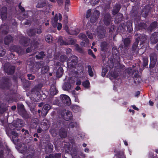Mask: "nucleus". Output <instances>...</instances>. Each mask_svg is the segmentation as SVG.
<instances>
[{"mask_svg": "<svg viewBox=\"0 0 158 158\" xmlns=\"http://www.w3.org/2000/svg\"><path fill=\"white\" fill-rule=\"evenodd\" d=\"M61 155L60 154H57L55 155V158H60Z\"/></svg>", "mask_w": 158, "mask_h": 158, "instance_id": "43", "label": "nucleus"}, {"mask_svg": "<svg viewBox=\"0 0 158 158\" xmlns=\"http://www.w3.org/2000/svg\"><path fill=\"white\" fill-rule=\"evenodd\" d=\"M149 103L150 105L151 106H152L153 104V102L151 101H149Z\"/></svg>", "mask_w": 158, "mask_h": 158, "instance_id": "57", "label": "nucleus"}, {"mask_svg": "<svg viewBox=\"0 0 158 158\" xmlns=\"http://www.w3.org/2000/svg\"><path fill=\"white\" fill-rule=\"evenodd\" d=\"M77 57L73 56L67 61V64L69 67L71 68L74 67L77 62Z\"/></svg>", "mask_w": 158, "mask_h": 158, "instance_id": "4", "label": "nucleus"}, {"mask_svg": "<svg viewBox=\"0 0 158 158\" xmlns=\"http://www.w3.org/2000/svg\"><path fill=\"white\" fill-rule=\"evenodd\" d=\"M59 4H61L63 3V0H56Z\"/></svg>", "mask_w": 158, "mask_h": 158, "instance_id": "45", "label": "nucleus"}, {"mask_svg": "<svg viewBox=\"0 0 158 158\" xmlns=\"http://www.w3.org/2000/svg\"><path fill=\"white\" fill-rule=\"evenodd\" d=\"M151 41L152 43H156L158 40V33L155 32L151 36Z\"/></svg>", "mask_w": 158, "mask_h": 158, "instance_id": "8", "label": "nucleus"}, {"mask_svg": "<svg viewBox=\"0 0 158 158\" xmlns=\"http://www.w3.org/2000/svg\"><path fill=\"white\" fill-rule=\"evenodd\" d=\"M91 12V9L88 10L87 11V12H86V17L87 18H88L89 17V16L90 15Z\"/></svg>", "mask_w": 158, "mask_h": 158, "instance_id": "39", "label": "nucleus"}, {"mask_svg": "<svg viewBox=\"0 0 158 158\" xmlns=\"http://www.w3.org/2000/svg\"><path fill=\"white\" fill-rule=\"evenodd\" d=\"M5 51L4 50H3L2 51V53L1 54L0 53V56H2L3 55H5Z\"/></svg>", "mask_w": 158, "mask_h": 158, "instance_id": "56", "label": "nucleus"}, {"mask_svg": "<svg viewBox=\"0 0 158 158\" xmlns=\"http://www.w3.org/2000/svg\"><path fill=\"white\" fill-rule=\"evenodd\" d=\"M52 37L51 35H47L45 38V40L47 42L51 43L52 41Z\"/></svg>", "mask_w": 158, "mask_h": 158, "instance_id": "22", "label": "nucleus"}, {"mask_svg": "<svg viewBox=\"0 0 158 158\" xmlns=\"http://www.w3.org/2000/svg\"><path fill=\"white\" fill-rule=\"evenodd\" d=\"M70 3L69 0H66L65 2V6H66L69 5Z\"/></svg>", "mask_w": 158, "mask_h": 158, "instance_id": "48", "label": "nucleus"}, {"mask_svg": "<svg viewBox=\"0 0 158 158\" xmlns=\"http://www.w3.org/2000/svg\"><path fill=\"white\" fill-rule=\"evenodd\" d=\"M130 40L129 39H125L124 40V44L126 46H127L128 44L130 43Z\"/></svg>", "mask_w": 158, "mask_h": 158, "instance_id": "33", "label": "nucleus"}, {"mask_svg": "<svg viewBox=\"0 0 158 158\" xmlns=\"http://www.w3.org/2000/svg\"><path fill=\"white\" fill-rule=\"evenodd\" d=\"M48 70V67L47 66H44L41 69V73H47Z\"/></svg>", "mask_w": 158, "mask_h": 158, "instance_id": "26", "label": "nucleus"}, {"mask_svg": "<svg viewBox=\"0 0 158 158\" xmlns=\"http://www.w3.org/2000/svg\"><path fill=\"white\" fill-rule=\"evenodd\" d=\"M87 35L89 38L92 39L93 38V35L92 34L90 33H89L88 32L87 33Z\"/></svg>", "mask_w": 158, "mask_h": 158, "instance_id": "42", "label": "nucleus"}, {"mask_svg": "<svg viewBox=\"0 0 158 158\" xmlns=\"http://www.w3.org/2000/svg\"><path fill=\"white\" fill-rule=\"evenodd\" d=\"M58 19V16L56 14L55 17L52 20V23L53 26L54 27H56V23Z\"/></svg>", "mask_w": 158, "mask_h": 158, "instance_id": "13", "label": "nucleus"}, {"mask_svg": "<svg viewBox=\"0 0 158 158\" xmlns=\"http://www.w3.org/2000/svg\"><path fill=\"white\" fill-rule=\"evenodd\" d=\"M63 71L62 68L60 67L58 69L56 72V75L57 77H61L63 74Z\"/></svg>", "mask_w": 158, "mask_h": 158, "instance_id": "18", "label": "nucleus"}, {"mask_svg": "<svg viewBox=\"0 0 158 158\" xmlns=\"http://www.w3.org/2000/svg\"><path fill=\"white\" fill-rule=\"evenodd\" d=\"M79 37L83 40H85L86 43H89V41L87 39V37L85 34L81 33L79 35Z\"/></svg>", "mask_w": 158, "mask_h": 158, "instance_id": "20", "label": "nucleus"}, {"mask_svg": "<svg viewBox=\"0 0 158 158\" xmlns=\"http://www.w3.org/2000/svg\"><path fill=\"white\" fill-rule=\"evenodd\" d=\"M19 9L22 11H23L24 10V8L21 6L20 4L19 5Z\"/></svg>", "mask_w": 158, "mask_h": 158, "instance_id": "46", "label": "nucleus"}, {"mask_svg": "<svg viewBox=\"0 0 158 158\" xmlns=\"http://www.w3.org/2000/svg\"><path fill=\"white\" fill-rule=\"evenodd\" d=\"M157 26V22H153L151 25V27L152 28L151 29H150L149 28V30H150L151 31L152 29H153V28Z\"/></svg>", "mask_w": 158, "mask_h": 158, "instance_id": "31", "label": "nucleus"}, {"mask_svg": "<svg viewBox=\"0 0 158 158\" xmlns=\"http://www.w3.org/2000/svg\"><path fill=\"white\" fill-rule=\"evenodd\" d=\"M58 42L60 45H68L70 44V43H68L66 42H64L62 38H60L58 41Z\"/></svg>", "mask_w": 158, "mask_h": 158, "instance_id": "23", "label": "nucleus"}, {"mask_svg": "<svg viewBox=\"0 0 158 158\" xmlns=\"http://www.w3.org/2000/svg\"><path fill=\"white\" fill-rule=\"evenodd\" d=\"M120 8V6L119 4L117 5L116 9H114L113 11V13L114 15L118 12Z\"/></svg>", "mask_w": 158, "mask_h": 158, "instance_id": "24", "label": "nucleus"}, {"mask_svg": "<svg viewBox=\"0 0 158 158\" xmlns=\"http://www.w3.org/2000/svg\"><path fill=\"white\" fill-rule=\"evenodd\" d=\"M88 53L89 54V55H91V56H92L94 58H95V56L94 55V54L93 53V52H92V51L91 50V49H89L88 51Z\"/></svg>", "mask_w": 158, "mask_h": 158, "instance_id": "37", "label": "nucleus"}, {"mask_svg": "<svg viewBox=\"0 0 158 158\" xmlns=\"http://www.w3.org/2000/svg\"><path fill=\"white\" fill-rule=\"evenodd\" d=\"M46 5V3L44 1L42 0L39 2L37 5V7L38 8L42 7Z\"/></svg>", "mask_w": 158, "mask_h": 158, "instance_id": "17", "label": "nucleus"}, {"mask_svg": "<svg viewBox=\"0 0 158 158\" xmlns=\"http://www.w3.org/2000/svg\"><path fill=\"white\" fill-rule=\"evenodd\" d=\"M101 50L102 51H105L107 48V45L106 42H103L101 44Z\"/></svg>", "mask_w": 158, "mask_h": 158, "instance_id": "21", "label": "nucleus"}, {"mask_svg": "<svg viewBox=\"0 0 158 158\" xmlns=\"http://www.w3.org/2000/svg\"><path fill=\"white\" fill-rule=\"evenodd\" d=\"M88 68L89 75L91 77L93 76L94 75V73L92 71L91 67L90 66H88Z\"/></svg>", "mask_w": 158, "mask_h": 158, "instance_id": "28", "label": "nucleus"}, {"mask_svg": "<svg viewBox=\"0 0 158 158\" xmlns=\"http://www.w3.org/2000/svg\"><path fill=\"white\" fill-rule=\"evenodd\" d=\"M11 109L12 110H14L16 109V106H13L11 107Z\"/></svg>", "mask_w": 158, "mask_h": 158, "instance_id": "55", "label": "nucleus"}, {"mask_svg": "<svg viewBox=\"0 0 158 158\" xmlns=\"http://www.w3.org/2000/svg\"><path fill=\"white\" fill-rule=\"evenodd\" d=\"M62 24L61 23H59L57 24V29L58 30H60L62 27Z\"/></svg>", "mask_w": 158, "mask_h": 158, "instance_id": "41", "label": "nucleus"}, {"mask_svg": "<svg viewBox=\"0 0 158 158\" xmlns=\"http://www.w3.org/2000/svg\"><path fill=\"white\" fill-rule=\"evenodd\" d=\"M132 107L134 109H135V110H139V109L138 108H137V107H136V106L135 105L132 106Z\"/></svg>", "mask_w": 158, "mask_h": 158, "instance_id": "51", "label": "nucleus"}, {"mask_svg": "<svg viewBox=\"0 0 158 158\" xmlns=\"http://www.w3.org/2000/svg\"><path fill=\"white\" fill-rule=\"evenodd\" d=\"M24 106L21 104H19L18 105V108L19 109V111L20 110H24Z\"/></svg>", "mask_w": 158, "mask_h": 158, "instance_id": "34", "label": "nucleus"}, {"mask_svg": "<svg viewBox=\"0 0 158 158\" xmlns=\"http://www.w3.org/2000/svg\"><path fill=\"white\" fill-rule=\"evenodd\" d=\"M119 158H126L125 156L123 154H122V155L120 156V157H119Z\"/></svg>", "mask_w": 158, "mask_h": 158, "instance_id": "60", "label": "nucleus"}, {"mask_svg": "<svg viewBox=\"0 0 158 158\" xmlns=\"http://www.w3.org/2000/svg\"><path fill=\"white\" fill-rule=\"evenodd\" d=\"M73 109L75 112L79 111L81 110L80 107L76 105H74L73 106Z\"/></svg>", "mask_w": 158, "mask_h": 158, "instance_id": "30", "label": "nucleus"}, {"mask_svg": "<svg viewBox=\"0 0 158 158\" xmlns=\"http://www.w3.org/2000/svg\"><path fill=\"white\" fill-rule=\"evenodd\" d=\"M140 92L139 91H137L135 94V97H138L139 95L140 94Z\"/></svg>", "mask_w": 158, "mask_h": 158, "instance_id": "49", "label": "nucleus"}, {"mask_svg": "<svg viewBox=\"0 0 158 158\" xmlns=\"http://www.w3.org/2000/svg\"><path fill=\"white\" fill-rule=\"evenodd\" d=\"M45 158H53V157L52 155H50L46 156Z\"/></svg>", "mask_w": 158, "mask_h": 158, "instance_id": "52", "label": "nucleus"}, {"mask_svg": "<svg viewBox=\"0 0 158 158\" xmlns=\"http://www.w3.org/2000/svg\"><path fill=\"white\" fill-rule=\"evenodd\" d=\"M23 125V121L21 119H18L13 123L10 124L9 125V129L6 131L7 134L9 135H11L12 137L13 140H17L18 134L13 130L16 129L17 130H20Z\"/></svg>", "mask_w": 158, "mask_h": 158, "instance_id": "1", "label": "nucleus"}, {"mask_svg": "<svg viewBox=\"0 0 158 158\" xmlns=\"http://www.w3.org/2000/svg\"><path fill=\"white\" fill-rule=\"evenodd\" d=\"M67 20H68V18H67V17H66V19H65V24H64V29L65 30H66V32H67L69 33V34H71V35H76V34H77V33H76L75 32H70V31H69V30H68V27L67 26L66 24L67 23Z\"/></svg>", "mask_w": 158, "mask_h": 158, "instance_id": "10", "label": "nucleus"}, {"mask_svg": "<svg viewBox=\"0 0 158 158\" xmlns=\"http://www.w3.org/2000/svg\"><path fill=\"white\" fill-rule=\"evenodd\" d=\"M3 152L2 151H1L0 152V158H1L3 154Z\"/></svg>", "mask_w": 158, "mask_h": 158, "instance_id": "61", "label": "nucleus"}, {"mask_svg": "<svg viewBox=\"0 0 158 158\" xmlns=\"http://www.w3.org/2000/svg\"><path fill=\"white\" fill-rule=\"evenodd\" d=\"M65 10H66L67 11H68L69 8L67 7V6H65Z\"/></svg>", "mask_w": 158, "mask_h": 158, "instance_id": "64", "label": "nucleus"}, {"mask_svg": "<svg viewBox=\"0 0 158 158\" xmlns=\"http://www.w3.org/2000/svg\"><path fill=\"white\" fill-rule=\"evenodd\" d=\"M13 40V38L10 35H8L6 36L5 39V43L7 45L9 43L11 42Z\"/></svg>", "mask_w": 158, "mask_h": 158, "instance_id": "14", "label": "nucleus"}, {"mask_svg": "<svg viewBox=\"0 0 158 158\" xmlns=\"http://www.w3.org/2000/svg\"><path fill=\"white\" fill-rule=\"evenodd\" d=\"M59 135L61 138H65L66 137L67 132L64 129L60 130L59 131Z\"/></svg>", "mask_w": 158, "mask_h": 158, "instance_id": "11", "label": "nucleus"}, {"mask_svg": "<svg viewBox=\"0 0 158 158\" xmlns=\"http://www.w3.org/2000/svg\"><path fill=\"white\" fill-rule=\"evenodd\" d=\"M51 108L50 106L49 105L46 104L44 106L42 111V116H45L47 114L48 111Z\"/></svg>", "mask_w": 158, "mask_h": 158, "instance_id": "6", "label": "nucleus"}, {"mask_svg": "<svg viewBox=\"0 0 158 158\" xmlns=\"http://www.w3.org/2000/svg\"><path fill=\"white\" fill-rule=\"evenodd\" d=\"M76 90H78L80 89V88L79 86H77L75 88Z\"/></svg>", "mask_w": 158, "mask_h": 158, "instance_id": "62", "label": "nucleus"}, {"mask_svg": "<svg viewBox=\"0 0 158 158\" xmlns=\"http://www.w3.org/2000/svg\"><path fill=\"white\" fill-rule=\"evenodd\" d=\"M41 131V128H39L37 130V132L40 133Z\"/></svg>", "mask_w": 158, "mask_h": 158, "instance_id": "63", "label": "nucleus"}, {"mask_svg": "<svg viewBox=\"0 0 158 158\" xmlns=\"http://www.w3.org/2000/svg\"><path fill=\"white\" fill-rule=\"evenodd\" d=\"M38 45V44L37 42H34V43H32L31 44V46H32V48H36L37 47V46Z\"/></svg>", "mask_w": 158, "mask_h": 158, "instance_id": "40", "label": "nucleus"}, {"mask_svg": "<svg viewBox=\"0 0 158 158\" xmlns=\"http://www.w3.org/2000/svg\"><path fill=\"white\" fill-rule=\"evenodd\" d=\"M71 52V50L69 48V49H67V51H66L67 53L68 54L70 52Z\"/></svg>", "mask_w": 158, "mask_h": 158, "instance_id": "53", "label": "nucleus"}, {"mask_svg": "<svg viewBox=\"0 0 158 158\" xmlns=\"http://www.w3.org/2000/svg\"><path fill=\"white\" fill-rule=\"evenodd\" d=\"M28 79L29 80H33L35 78V77L33 76L31 74H28L27 75Z\"/></svg>", "mask_w": 158, "mask_h": 158, "instance_id": "36", "label": "nucleus"}, {"mask_svg": "<svg viewBox=\"0 0 158 158\" xmlns=\"http://www.w3.org/2000/svg\"><path fill=\"white\" fill-rule=\"evenodd\" d=\"M93 15L95 16L94 21H93L92 20L93 17H92L90 20L91 22L92 23H94L96 21L99 15V13L98 10H95L93 13Z\"/></svg>", "mask_w": 158, "mask_h": 158, "instance_id": "15", "label": "nucleus"}, {"mask_svg": "<svg viewBox=\"0 0 158 158\" xmlns=\"http://www.w3.org/2000/svg\"><path fill=\"white\" fill-rule=\"evenodd\" d=\"M85 152H89V150L88 148H85Z\"/></svg>", "mask_w": 158, "mask_h": 158, "instance_id": "59", "label": "nucleus"}, {"mask_svg": "<svg viewBox=\"0 0 158 158\" xmlns=\"http://www.w3.org/2000/svg\"><path fill=\"white\" fill-rule=\"evenodd\" d=\"M62 102L67 105L69 106L71 103V101L70 98L67 95H62L60 96Z\"/></svg>", "mask_w": 158, "mask_h": 158, "instance_id": "5", "label": "nucleus"}, {"mask_svg": "<svg viewBox=\"0 0 158 158\" xmlns=\"http://www.w3.org/2000/svg\"><path fill=\"white\" fill-rule=\"evenodd\" d=\"M31 51V48H28L26 50L27 52H30Z\"/></svg>", "mask_w": 158, "mask_h": 158, "instance_id": "58", "label": "nucleus"}, {"mask_svg": "<svg viewBox=\"0 0 158 158\" xmlns=\"http://www.w3.org/2000/svg\"><path fill=\"white\" fill-rule=\"evenodd\" d=\"M127 71V73L129 74H132L133 73L132 72V69L131 68H128Z\"/></svg>", "mask_w": 158, "mask_h": 158, "instance_id": "38", "label": "nucleus"}, {"mask_svg": "<svg viewBox=\"0 0 158 158\" xmlns=\"http://www.w3.org/2000/svg\"><path fill=\"white\" fill-rule=\"evenodd\" d=\"M77 123H72L69 125V127L73 128L74 127H77Z\"/></svg>", "mask_w": 158, "mask_h": 158, "instance_id": "35", "label": "nucleus"}, {"mask_svg": "<svg viewBox=\"0 0 158 158\" xmlns=\"http://www.w3.org/2000/svg\"><path fill=\"white\" fill-rule=\"evenodd\" d=\"M58 18L59 19L60 21L62 18V17L61 15L60 14H58Z\"/></svg>", "mask_w": 158, "mask_h": 158, "instance_id": "50", "label": "nucleus"}, {"mask_svg": "<svg viewBox=\"0 0 158 158\" xmlns=\"http://www.w3.org/2000/svg\"><path fill=\"white\" fill-rule=\"evenodd\" d=\"M36 31V33L37 34H40L42 32L41 29L40 28L37 29V30L34 29L32 30H31L28 32L27 33L30 36H32L34 35L35 33V31Z\"/></svg>", "mask_w": 158, "mask_h": 158, "instance_id": "9", "label": "nucleus"}, {"mask_svg": "<svg viewBox=\"0 0 158 158\" xmlns=\"http://www.w3.org/2000/svg\"><path fill=\"white\" fill-rule=\"evenodd\" d=\"M7 64H5L4 66V69L6 72L9 74H11L14 72L15 67L14 66H9L8 69H6V66Z\"/></svg>", "mask_w": 158, "mask_h": 158, "instance_id": "7", "label": "nucleus"}, {"mask_svg": "<svg viewBox=\"0 0 158 158\" xmlns=\"http://www.w3.org/2000/svg\"><path fill=\"white\" fill-rule=\"evenodd\" d=\"M61 117L65 120H69L72 118V114L70 111L65 110L61 113Z\"/></svg>", "mask_w": 158, "mask_h": 158, "instance_id": "3", "label": "nucleus"}, {"mask_svg": "<svg viewBox=\"0 0 158 158\" xmlns=\"http://www.w3.org/2000/svg\"><path fill=\"white\" fill-rule=\"evenodd\" d=\"M58 93V91L56 90L55 86H51L50 89V94L52 95H54Z\"/></svg>", "mask_w": 158, "mask_h": 158, "instance_id": "12", "label": "nucleus"}, {"mask_svg": "<svg viewBox=\"0 0 158 158\" xmlns=\"http://www.w3.org/2000/svg\"><path fill=\"white\" fill-rule=\"evenodd\" d=\"M44 55V52H40L38 55L36 56V57L37 59H40L43 57Z\"/></svg>", "mask_w": 158, "mask_h": 158, "instance_id": "27", "label": "nucleus"}, {"mask_svg": "<svg viewBox=\"0 0 158 158\" xmlns=\"http://www.w3.org/2000/svg\"><path fill=\"white\" fill-rule=\"evenodd\" d=\"M75 81L71 79L69 81V82L65 83L63 86V88L64 90H69L72 87L75 83Z\"/></svg>", "mask_w": 158, "mask_h": 158, "instance_id": "2", "label": "nucleus"}, {"mask_svg": "<svg viewBox=\"0 0 158 158\" xmlns=\"http://www.w3.org/2000/svg\"><path fill=\"white\" fill-rule=\"evenodd\" d=\"M111 77H113L114 78H115L117 77V74H112Z\"/></svg>", "mask_w": 158, "mask_h": 158, "instance_id": "54", "label": "nucleus"}, {"mask_svg": "<svg viewBox=\"0 0 158 158\" xmlns=\"http://www.w3.org/2000/svg\"><path fill=\"white\" fill-rule=\"evenodd\" d=\"M81 83V81L79 79H77L76 82V84L77 85H79Z\"/></svg>", "mask_w": 158, "mask_h": 158, "instance_id": "44", "label": "nucleus"}, {"mask_svg": "<svg viewBox=\"0 0 158 158\" xmlns=\"http://www.w3.org/2000/svg\"><path fill=\"white\" fill-rule=\"evenodd\" d=\"M110 17L109 15H108L107 16V18L105 17L104 18V23L106 25H108L110 23Z\"/></svg>", "mask_w": 158, "mask_h": 158, "instance_id": "19", "label": "nucleus"}, {"mask_svg": "<svg viewBox=\"0 0 158 158\" xmlns=\"http://www.w3.org/2000/svg\"><path fill=\"white\" fill-rule=\"evenodd\" d=\"M41 66V65L40 63H36L33 66V70H34L36 71L40 69Z\"/></svg>", "mask_w": 158, "mask_h": 158, "instance_id": "16", "label": "nucleus"}, {"mask_svg": "<svg viewBox=\"0 0 158 158\" xmlns=\"http://www.w3.org/2000/svg\"><path fill=\"white\" fill-rule=\"evenodd\" d=\"M21 131L23 132L24 131H25L24 134L25 135H26L27 134H28V131L27 130H25L24 129H22Z\"/></svg>", "mask_w": 158, "mask_h": 158, "instance_id": "47", "label": "nucleus"}, {"mask_svg": "<svg viewBox=\"0 0 158 158\" xmlns=\"http://www.w3.org/2000/svg\"><path fill=\"white\" fill-rule=\"evenodd\" d=\"M83 86L86 88H89V87L90 83L88 81H86L82 83Z\"/></svg>", "mask_w": 158, "mask_h": 158, "instance_id": "25", "label": "nucleus"}, {"mask_svg": "<svg viewBox=\"0 0 158 158\" xmlns=\"http://www.w3.org/2000/svg\"><path fill=\"white\" fill-rule=\"evenodd\" d=\"M107 71L106 68H103L102 69V76L103 77H104L105 76Z\"/></svg>", "mask_w": 158, "mask_h": 158, "instance_id": "29", "label": "nucleus"}, {"mask_svg": "<svg viewBox=\"0 0 158 158\" xmlns=\"http://www.w3.org/2000/svg\"><path fill=\"white\" fill-rule=\"evenodd\" d=\"M67 57L65 55H62L60 56V60L62 62H64L66 60Z\"/></svg>", "mask_w": 158, "mask_h": 158, "instance_id": "32", "label": "nucleus"}]
</instances>
